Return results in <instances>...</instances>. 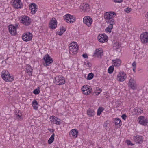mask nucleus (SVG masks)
I'll list each match as a JSON object with an SVG mask.
<instances>
[{"mask_svg": "<svg viewBox=\"0 0 148 148\" xmlns=\"http://www.w3.org/2000/svg\"><path fill=\"white\" fill-rule=\"evenodd\" d=\"M82 56L84 58H88V56L86 54H83L82 55Z\"/></svg>", "mask_w": 148, "mask_h": 148, "instance_id": "52", "label": "nucleus"}, {"mask_svg": "<svg viewBox=\"0 0 148 148\" xmlns=\"http://www.w3.org/2000/svg\"><path fill=\"white\" fill-rule=\"evenodd\" d=\"M50 121L53 123H55V122L56 120H59V119L57 117H56L54 116H52L50 117Z\"/></svg>", "mask_w": 148, "mask_h": 148, "instance_id": "31", "label": "nucleus"}, {"mask_svg": "<svg viewBox=\"0 0 148 148\" xmlns=\"http://www.w3.org/2000/svg\"><path fill=\"white\" fill-rule=\"evenodd\" d=\"M15 115L16 118L18 120H21L22 119L21 118L22 114L21 111L19 110L15 111Z\"/></svg>", "mask_w": 148, "mask_h": 148, "instance_id": "26", "label": "nucleus"}, {"mask_svg": "<svg viewBox=\"0 0 148 148\" xmlns=\"http://www.w3.org/2000/svg\"><path fill=\"white\" fill-rule=\"evenodd\" d=\"M75 42H73L71 44L72 45L69 46V50L70 53H73V54H76L78 52V47L77 44L76 45L75 43Z\"/></svg>", "mask_w": 148, "mask_h": 148, "instance_id": "7", "label": "nucleus"}, {"mask_svg": "<svg viewBox=\"0 0 148 148\" xmlns=\"http://www.w3.org/2000/svg\"><path fill=\"white\" fill-rule=\"evenodd\" d=\"M57 22L55 18H53L50 20L49 26L51 29H54L57 27Z\"/></svg>", "mask_w": 148, "mask_h": 148, "instance_id": "11", "label": "nucleus"}, {"mask_svg": "<svg viewBox=\"0 0 148 148\" xmlns=\"http://www.w3.org/2000/svg\"><path fill=\"white\" fill-rule=\"evenodd\" d=\"M38 103L37 102V101L35 100L34 99L32 101V105H38Z\"/></svg>", "mask_w": 148, "mask_h": 148, "instance_id": "44", "label": "nucleus"}, {"mask_svg": "<svg viewBox=\"0 0 148 148\" xmlns=\"http://www.w3.org/2000/svg\"><path fill=\"white\" fill-rule=\"evenodd\" d=\"M103 53V51L100 49H96L95 52L94 53L95 56L97 58H101V53Z\"/></svg>", "mask_w": 148, "mask_h": 148, "instance_id": "23", "label": "nucleus"}, {"mask_svg": "<svg viewBox=\"0 0 148 148\" xmlns=\"http://www.w3.org/2000/svg\"><path fill=\"white\" fill-rule=\"evenodd\" d=\"M64 78L63 76H58L55 77V83L56 85H63L65 83Z\"/></svg>", "mask_w": 148, "mask_h": 148, "instance_id": "10", "label": "nucleus"}, {"mask_svg": "<svg viewBox=\"0 0 148 148\" xmlns=\"http://www.w3.org/2000/svg\"><path fill=\"white\" fill-rule=\"evenodd\" d=\"M36 8H37V5L34 3H31L29 6V9H36Z\"/></svg>", "mask_w": 148, "mask_h": 148, "instance_id": "33", "label": "nucleus"}, {"mask_svg": "<svg viewBox=\"0 0 148 148\" xmlns=\"http://www.w3.org/2000/svg\"><path fill=\"white\" fill-rule=\"evenodd\" d=\"M33 69L31 67L29 66H27L26 68V72L28 73L29 75H32V72Z\"/></svg>", "mask_w": 148, "mask_h": 148, "instance_id": "28", "label": "nucleus"}, {"mask_svg": "<svg viewBox=\"0 0 148 148\" xmlns=\"http://www.w3.org/2000/svg\"><path fill=\"white\" fill-rule=\"evenodd\" d=\"M129 86L131 88L134 90L136 88V81L133 78H131L130 80Z\"/></svg>", "mask_w": 148, "mask_h": 148, "instance_id": "21", "label": "nucleus"}, {"mask_svg": "<svg viewBox=\"0 0 148 148\" xmlns=\"http://www.w3.org/2000/svg\"><path fill=\"white\" fill-rule=\"evenodd\" d=\"M107 23L110 24L106 29L105 31L106 32L110 33L111 32L112 29L113 28V25L115 24V22H114L113 21H112V20Z\"/></svg>", "mask_w": 148, "mask_h": 148, "instance_id": "18", "label": "nucleus"}, {"mask_svg": "<svg viewBox=\"0 0 148 148\" xmlns=\"http://www.w3.org/2000/svg\"><path fill=\"white\" fill-rule=\"evenodd\" d=\"M65 21L67 22L72 23L75 22L76 20V18L73 15H71L69 14H66L64 17Z\"/></svg>", "mask_w": 148, "mask_h": 148, "instance_id": "6", "label": "nucleus"}, {"mask_svg": "<svg viewBox=\"0 0 148 148\" xmlns=\"http://www.w3.org/2000/svg\"><path fill=\"white\" fill-rule=\"evenodd\" d=\"M116 15V13L112 11H110L109 12H107L105 13L104 14V18L105 19L108 20L106 21L107 23L111 21H113L114 22V20L113 19V18Z\"/></svg>", "mask_w": 148, "mask_h": 148, "instance_id": "2", "label": "nucleus"}, {"mask_svg": "<svg viewBox=\"0 0 148 148\" xmlns=\"http://www.w3.org/2000/svg\"><path fill=\"white\" fill-rule=\"evenodd\" d=\"M135 115H139L141 114L143 112V109L142 108L137 107L133 110Z\"/></svg>", "mask_w": 148, "mask_h": 148, "instance_id": "19", "label": "nucleus"}, {"mask_svg": "<svg viewBox=\"0 0 148 148\" xmlns=\"http://www.w3.org/2000/svg\"><path fill=\"white\" fill-rule=\"evenodd\" d=\"M102 89L100 88L99 87L96 88V90L99 91V92H96V93H97V95L101 93V92L102 91Z\"/></svg>", "mask_w": 148, "mask_h": 148, "instance_id": "41", "label": "nucleus"}, {"mask_svg": "<svg viewBox=\"0 0 148 148\" xmlns=\"http://www.w3.org/2000/svg\"><path fill=\"white\" fill-rule=\"evenodd\" d=\"M84 64L89 67H91L92 66L91 63L89 62H85Z\"/></svg>", "mask_w": 148, "mask_h": 148, "instance_id": "42", "label": "nucleus"}, {"mask_svg": "<svg viewBox=\"0 0 148 148\" xmlns=\"http://www.w3.org/2000/svg\"><path fill=\"white\" fill-rule=\"evenodd\" d=\"M144 116H140L138 118V119L139 120L138 123L140 125L143 126L147 125L148 127V119L147 118L144 119Z\"/></svg>", "mask_w": 148, "mask_h": 148, "instance_id": "14", "label": "nucleus"}, {"mask_svg": "<svg viewBox=\"0 0 148 148\" xmlns=\"http://www.w3.org/2000/svg\"><path fill=\"white\" fill-rule=\"evenodd\" d=\"M104 110V108H103L102 107H100L98 109L97 112V115L99 116L101 114V112H103Z\"/></svg>", "mask_w": 148, "mask_h": 148, "instance_id": "32", "label": "nucleus"}, {"mask_svg": "<svg viewBox=\"0 0 148 148\" xmlns=\"http://www.w3.org/2000/svg\"><path fill=\"white\" fill-rule=\"evenodd\" d=\"M48 130L50 132H54V130L53 129H51L49 128Z\"/></svg>", "mask_w": 148, "mask_h": 148, "instance_id": "53", "label": "nucleus"}, {"mask_svg": "<svg viewBox=\"0 0 148 148\" xmlns=\"http://www.w3.org/2000/svg\"><path fill=\"white\" fill-rule=\"evenodd\" d=\"M22 38L24 41H30L32 39V34L29 32H27L25 33H24L22 35Z\"/></svg>", "mask_w": 148, "mask_h": 148, "instance_id": "12", "label": "nucleus"}, {"mask_svg": "<svg viewBox=\"0 0 148 148\" xmlns=\"http://www.w3.org/2000/svg\"><path fill=\"white\" fill-rule=\"evenodd\" d=\"M120 47V45L119 44L115 43L113 47V49L117 51H118V49Z\"/></svg>", "mask_w": 148, "mask_h": 148, "instance_id": "38", "label": "nucleus"}, {"mask_svg": "<svg viewBox=\"0 0 148 148\" xmlns=\"http://www.w3.org/2000/svg\"><path fill=\"white\" fill-rule=\"evenodd\" d=\"M115 124L118 125V126L119 127L121 125L122 123L121 120L118 118H115L114 120Z\"/></svg>", "mask_w": 148, "mask_h": 148, "instance_id": "29", "label": "nucleus"}, {"mask_svg": "<svg viewBox=\"0 0 148 148\" xmlns=\"http://www.w3.org/2000/svg\"><path fill=\"white\" fill-rule=\"evenodd\" d=\"M37 8H36V9L34 8L30 9V10H31V13L32 14H35V12L37 11Z\"/></svg>", "mask_w": 148, "mask_h": 148, "instance_id": "39", "label": "nucleus"}, {"mask_svg": "<svg viewBox=\"0 0 148 148\" xmlns=\"http://www.w3.org/2000/svg\"><path fill=\"white\" fill-rule=\"evenodd\" d=\"M141 40L143 43L148 42V33L147 32H143L140 35Z\"/></svg>", "mask_w": 148, "mask_h": 148, "instance_id": "13", "label": "nucleus"}, {"mask_svg": "<svg viewBox=\"0 0 148 148\" xmlns=\"http://www.w3.org/2000/svg\"><path fill=\"white\" fill-rule=\"evenodd\" d=\"M136 62L134 61V62L132 64V65L133 66V67H136Z\"/></svg>", "mask_w": 148, "mask_h": 148, "instance_id": "49", "label": "nucleus"}, {"mask_svg": "<svg viewBox=\"0 0 148 148\" xmlns=\"http://www.w3.org/2000/svg\"><path fill=\"white\" fill-rule=\"evenodd\" d=\"M108 37L105 34L99 35L97 37L98 39L99 42L103 43L107 40Z\"/></svg>", "mask_w": 148, "mask_h": 148, "instance_id": "17", "label": "nucleus"}, {"mask_svg": "<svg viewBox=\"0 0 148 148\" xmlns=\"http://www.w3.org/2000/svg\"><path fill=\"white\" fill-rule=\"evenodd\" d=\"M90 8V6L88 3H86L85 4L83 3L80 6V9L86 12H88L89 11Z\"/></svg>", "mask_w": 148, "mask_h": 148, "instance_id": "20", "label": "nucleus"}, {"mask_svg": "<svg viewBox=\"0 0 148 148\" xmlns=\"http://www.w3.org/2000/svg\"><path fill=\"white\" fill-rule=\"evenodd\" d=\"M94 74L92 73H90L88 75L87 79L88 80L92 79L93 77Z\"/></svg>", "mask_w": 148, "mask_h": 148, "instance_id": "35", "label": "nucleus"}, {"mask_svg": "<svg viewBox=\"0 0 148 148\" xmlns=\"http://www.w3.org/2000/svg\"><path fill=\"white\" fill-rule=\"evenodd\" d=\"M95 114V112L93 109L90 108L88 109L87 111V114L89 117L93 116H94Z\"/></svg>", "mask_w": 148, "mask_h": 148, "instance_id": "24", "label": "nucleus"}, {"mask_svg": "<svg viewBox=\"0 0 148 148\" xmlns=\"http://www.w3.org/2000/svg\"><path fill=\"white\" fill-rule=\"evenodd\" d=\"M60 31L63 32H64L66 31V29L64 27L62 26L60 27Z\"/></svg>", "mask_w": 148, "mask_h": 148, "instance_id": "43", "label": "nucleus"}, {"mask_svg": "<svg viewBox=\"0 0 148 148\" xmlns=\"http://www.w3.org/2000/svg\"><path fill=\"white\" fill-rule=\"evenodd\" d=\"M93 20L89 16H85L83 18V22L84 23L87 25L88 27L91 26Z\"/></svg>", "mask_w": 148, "mask_h": 148, "instance_id": "15", "label": "nucleus"}, {"mask_svg": "<svg viewBox=\"0 0 148 148\" xmlns=\"http://www.w3.org/2000/svg\"><path fill=\"white\" fill-rule=\"evenodd\" d=\"M127 144L128 145H133V144L129 140H127Z\"/></svg>", "mask_w": 148, "mask_h": 148, "instance_id": "46", "label": "nucleus"}, {"mask_svg": "<svg viewBox=\"0 0 148 148\" xmlns=\"http://www.w3.org/2000/svg\"><path fill=\"white\" fill-rule=\"evenodd\" d=\"M114 1L116 3H121L122 2L123 0H114Z\"/></svg>", "mask_w": 148, "mask_h": 148, "instance_id": "51", "label": "nucleus"}, {"mask_svg": "<svg viewBox=\"0 0 148 148\" xmlns=\"http://www.w3.org/2000/svg\"><path fill=\"white\" fill-rule=\"evenodd\" d=\"M43 59L45 62V63L43 64L46 67L49 66L50 64L53 62V59L48 54H47L44 56Z\"/></svg>", "mask_w": 148, "mask_h": 148, "instance_id": "5", "label": "nucleus"}, {"mask_svg": "<svg viewBox=\"0 0 148 148\" xmlns=\"http://www.w3.org/2000/svg\"><path fill=\"white\" fill-rule=\"evenodd\" d=\"M114 66L112 65L108 68V72L110 74L113 73L114 70Z\"/></svg>", "mask_w": 148, "mask_h": 148, "instance_id": "34", "label": "nucleus"}, {"mask_svg": "<svg viewBox=\"0 0 148 148\" xmlns=\"http://www.w3.org/2000/svg\"><path fill=\"white\" fill-rule=\"evenodd\" d=\"M82 90L83 92V93L85 95H88L91 93L92 91V89L90 88L88 86L84 85L82 88Z\"/></svg>", "mask_w": 148, "mask_h": 148, "instance_id": "9", "label": "nucleus"}, {"mask_svg": "<svg viewBox=\"0 0 148 148\" xmlns=\"http://www.w3.org/2000/svg\"><path fill=\"white\" fill-rule=\"evenodd\" d=\"M126 77V74L124 72H120L117 75V79L120 82H123L125 80Z\"/></svg>", "mask_w": 148, "mask_h": 148, "instance_id": "16", "label": "nucleus"}, {"mask_svg": "<svg viewBox=\"0 0 148 148\" xmlns=\"http://www.w3.org/2000/svg\"><path fill=\"white\" fill-rule=\"evenodd\" d=\"M127 117V116L125 114H123L121 116L122 118L124 120H125L126 119Z\"/></svg>", "mask_w": 148, "mask_h": 148, "instance_id": "48", "label": "nucleus"}, {"mask_svg": "<svg viewBox=\"0 0 148 148\" xmlns=\"http://www.w3.org/2000/svg\"><path fill=\"white\" fill-rule=\"evenodd\" d=\"M100 148H101V147H100Z\"/></svg>", "mask_w": 148, "mask_h": 148, "instance_id": "56", "label": "nucleus"}, {"mask_svg": "<svg viewBox=\"0 0 148 148\" xmlns=\"http://www.w3.org/2000/svg\"><path fill=\"white\" fill-rule=\"evenodd\" d=\"M133 139L136 143L139 144L142 143L143 141L142 136L138 135L134 136Z\"/></svg>", "mask_w": 148, "mask_h": 148, "instance_id": "22", "label": "nucleus"}, {"mask_svg": "<svg viewBox=\"0 0 148 148\" xmlns=\"http://www.w3.org/2000/svg\"><path fill=\"white\" fill-rule=\"evenodd\" d=\"M63 32H62L61 31H60L57 32V34H58L60 36H61L63 34Z\"/></svg>", "mask_w": 148, "mask_h": 148, "instance_id": "47", "label": "nucleus"}, {"mask_svg": "<svg viewBox=\"0 0 148 148\" xmlns=\"http://www.w3.org/2000/svg\"><path fill=\"white\" fill-rule=\"evenodd\" d=\"M147 18H148V12L147 13Z\"/></svg>", "mask_w": 148, "mask_h": 148, "instance_id": "55", "label": "nucleus"}, {"mask_svg": "<svg viewBox=\"0 0 148 148\" xmlns=\"http://www.w3.org/2000/svg\"><path fill=\"white\" fill-rule=\"evenodd\" d=\"M19 27V24L16 23L14 25L10 24L8 26L9 33L11 35L15 36L17 34L16 29Z\"/></svg>", "mask_w": 148, "mask_h": 148, "instance_id": "4", "label": "nucleus"}, {"mask_svg": "<svg viewBox=\"0 0 148 148\" xmlns=\"http://www.w3.org/2000/svg\"><path fill=\"white\" fill-rule=\"evenodd\" d=\"M21 0H12L11 3L14 8L16 9L21 8L23 7V4L21 2Z\"/></svg>", "mask_w": 148, "mask_h": 148, "instance_id": "8", "label": "nucleus"}, {"mask_svg": "<svg viewBox=\"0 0 148 148\" xmlns=\"http://www.w3.org/2000/svg\"><path fill=\"white\" fill-rule=\"evenodd\" d=\"M60 120L59 119V120H56V121L55 122V123L57 125H60L61 123L60 122Z\"/></svg>", "mask_w": 148, "mask_h": 148, "instance_id": "45", "label": "nucleus"}, {"mask_svg": "<svg viewBox=\"0 0 148 148\" xmlns=\"http://www.w3.org/2000/svg\"><path fill=\"white\" fill-rule=\"evenodd\" d=\"M131 10V9L129 7H127L124 9L125 12H126L127 13H129Z\"/></svg>", "mask_w": 148, "mask_h": 148, "instance_id": "40", "label": "nucleus"}, {"mask_svg": "<svg viewBox=\"0 0 148 148\" xmlns=\"http://www.w3.org/2000/svg\"><path fill=\"white\" fill-rule=\"evenodd\" d=\"M110 123V121L108 120L106 121V122H104L103 125L104 127H105V128L106 129L109 125Z\"/></svg>", "mask_w": 148, "mask_h": 148, "instance_id": "37", "label": "nucleus"}, {"mask_svg": "<svg viewBox=\"0 0 148 148\" xmlns=\"http://www.w3.org/2000/svg\"><path fill=\"white\" fill-rule=\"evenodd\" d=\"M54 136L55 134L54 133H53L48 141V143L49 144H51L53 141L54 139Z\"/></svg>", "mask_w": 148, "mask_h": 148, "instance_id": "30", "label": "nucleus"}, {"mask_svg": "<svg viewBox=\"0 0 148 148\" xmlns=\"http://www.w3.org/2000/svg\"><path fill=\"white\" fill-rule=\"evenodd\" d=\"M32 106L33 108L37 110L38 109V107L36 106V105H32Z\"/></svg>", "mask_w": 148, "mask_h": 148, "instance_id": "50", "label": "nucleus"}, {"mask_svg": "<svg viewBox=\"0 0 148 148\" xmlns=\"http://www.w3.org/2000/svg\"><path fill=\"white\" fill-rule=\"evenodd\" d=\"M78 133V131L77 130L73 129L71 131L70 134L72 135V136L74 137V138H76L77 137Z\"/></svg>", "mask_w": 148, "mask_h": 148, "instance_id": "25", "label": "nucleus"}, {"mask_svg": "<svg viewBox=\"0 0 148 148\" xmlns=\"http://www.w3.org/2000/svg\"><path fill=\"white\" fill-rule=\"evenodd\" d=\"M19 20L20 22L25 26H29L31 23V19L26 15L22 16L20 17Z\"/></svg>", "mask_w": 148, "mask_h": 148, "instance_id": "3", "label": "nucleus"}, {"mask_svg": "<svg viewBox=\"0 0 148 148\" xmlns=\"http://www.w3.org/2000/svg\"><path fill=\"white\" fill-rule=\"evenodd\" d=\"M136 67H133V71H134V72H136Z\"/></svg>", "mask_w": 148, "mask_h": 148, "instance_id": "54", "label": "nucleus"}, {"mask_svg": "<svg viewBox=\"0 0 148 148\" xmlns=\"http://www.w3.org/2000/svg\"><path fill=\"white\" fill-rule=\"evenodd\" d=\"M112 62L113 63L114 66H119L121 63V60L118 59L115 60H113Z\"/></svg>", "mask_w": 148, "mask_h": 148, "instance_id": "27", "label": "nucleus"}, {"mask_svg": "<svg viewBox=\"0 0 148 148\" xmlns=\"http://www.w3.org/2000/svg\"><path fill=\"white\" fill-rule=\"evenodd\" d=\"M40 88L38 87L36 89H35L33 92L35 95H37L39 94L40 92Z\"/></svg>", "mask_w": 148, "mask_h": 148, "instance_id": "36", "label": "nucleus"}, {"mask_svg": "<svg viewBox=\"0 0 148 148\" xmlns=\"http://www.w3.org/2000/svg\"><path fill=\"white\" fill-rule=\"evenodd\" d=\"M1 77L6 82H12L14 79L13 76L10 75V73L7 71L4 70L2 72Z\"/></svg>", "mask_w": 148, "mask_h": 148, "instance_id": "1", "label": "nucleus"}]
</instances>
